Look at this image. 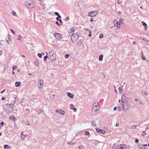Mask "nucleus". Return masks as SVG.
<instances>
[{"label":"nucleus","instance_id":"nucleus-1","mask_svg":"<svg viewBox=\"0 0 149 149\" xmlns=\"http://www.w3.org/2000/svg\"><path fill=\"white\" fill-rule=\"evenodd\" d=\"M25 5L29 8H32L34 6V4L33 2L31 0L26 1L24 3Z\"/></svg>","mask_w":149,"mask_h":149},{"label":"nucleus","instance_id":"nucleus-2","mask_svg":"<svg viewBox=\"0 0 149 149\" xmlns=\"http://www.w3.org/2000/svg\"><path fill=\"white\" fill-rule=\"evenodd\" d=\"M49 54L48 58L50 59L52 61H54L56 58V54L54 53V51H50Z\"/></svg>","mask_w":149,"mask_h":149},{"label":"nucleus","instance_id":"nucleus-3","mask_svg":"<svg viewBox=\"0 0 149 149\" xmlns=\"http://www.w3.org/2000/svg\"><path fill=\"white\" fill-rule=\"evenodd\" d=\"M78 38V36L76 33H74L71 36V41L73 43H75L77 42Z\"/></svg>","mask_w":149,"mask_h":149},{"label":"nucleus","instance_id":"nucleus-4","mask_svg":"<svg viewBox=\"0 0 149 149\" xmlns=\"http://www.w3.org/2000/svg\"><path fill=\"white\" fill-rule=\"evenodd\" d=\"M100 109V107L97 103L96 104V103H94L93 104V106L92 108V111L94 112L97 111H99Z\"/></svg>","mask_w":149,"mask_h":149},{"label":"nucleus","instance_id":"nucleus-5","mask_svg":"<svg viewBox=\"0 0 149 149\" xmlns=\"http://www.w3.org/2000/svg\"><path fill=\"white\" fill-rule=\"evenodd\" d=\"M98 13L97 11H93L92 12H89L88 13V15L91 17H93L95 16Z\"/></svg>","mask_w":149,"mask_h":149},{"label":"nucleus","instance_id":"nucleus-6","mask_svg":"<svg viewBox=\"0 0 149 149\" xmlns=\"http://www.w3.org/2000/svg\"><path fill=\"white\" fill-rule=\"evenodd\" d=\"M54 36L58 40L61 39V34L58 33H54Z\"/></svg>","mask_w":149,"mask_h":149},{"label":"nucleus","instance_id":"nucleus-7","mask_svg":"<svg viewBox=\"0 0 149 149\" xmlns=\"http://www.w3.org/2000/svg\"><path fill=\"white\" fill-rule=\"evenodd\" d=\"M43 81L42 79H41L38 81V86L39 88H41L43 86Z\"/></svg>","mask_w":149,"mask_h":149},{"label":"nucleus","instance_id":"nucleus-8","mask_svg":"<svg viewBox=\"0 0 149 149\" xmlns=\"http://www.w3.org/2000/svg\"><path fill=\"white\" fill-rule=\"evenodd\" d=\"M16 101L15 100H14L12 101L11 103L9 104H6V106L7 107L10 106L11 108H13L15 103Z\"/></svg>","mask_w":149,"mask_h":149},{"label":"nucleus","instance_id":"nucleus-9","mask_svg":"<svg viewBox=\"0 0 149 149\" xmlns=\"http://www.w3.org/2000/svg\"><path fill=\"white\" fill-rule=\"evenodd\" d=\"M127 146L125 145L121 144L116 149H127Z\"/></svg>","mask_w":149,"mask_h":149},{"label":"nucleus","instance_id":"nucleus-10","mask_svg":"<svg viewBox=\"0 0 149 149\" xmlns=\"http://www.w3.org/2000/svg\"><path fill=\"white\" fill-rule=\"evenodd\" d=\"M56 112L62 115H63L65 113V111L62 109L56 110Z\"/></svg>","mask_w":149,"mask_h":149},{"label":"nucleus","instance_id":"nucleus-11","mask_svg":"<svg viewBox=\"0 0 149 149\" xmlns=\"http://www.w3.org/2000/svg\"><path fill=\"white\" fill-rule=\"evenodd\" d=\"M96 130L98 132L101 133L103 134H104L105 133V131L104 130L100 129L97 127L96 128Z\"/></svg>","mask_w":149,"mask_h":149},{"label":"nucleus","instance_id":"nucleus-12","mask_svg":"<svg viewBox=\"0 0 149 149\" xmlns=\"http://www.w3.org/2000/svg\"><path fill=\"white\" fill-rule=\"evenodd\" d=\"M114 22L116 25V26L118 27V28L120 27V23L118 22L117 21H115Z\"/></svg>","mask_w":149,"mask_h":149},{"label":"nucleus","instance_id":"nucleus-13","mask_svg":"<svg viewBox=\"0 0 149 149\" xmlns=\"http://www.w3.org/2000/svg\"><path fill=\"white\" fill-rule=\"evenodd\" d=\"M77 45L79 47H81L82 45V42L81 40H79L77 43Z\"/></svg>","mask_w":149,"mask_h":149},{"label":"nucleus","instance_id":"nucleus-14","mask_svg":"<svg viewBox=\"0 0 149 149\" xmlns=\"http://www.w3.org/2000/svg\"><path fill=\"white\" fill-rule=\"evenodd\" d=\"M69 32L70 33H72L74 34V28L73 27L71 28L70 29V30Z\"/></svg>","mask_w":149,"mask_h":149},{"label":"nucleus","instance_id":"nucleus-15","mask_svg":"<svg viewBox=\"0 0 149 149\" xmlns=\"http://www.w3.org/2000/svg\"><path fill=\"white\" fill-rule=\"evenodd\" d=\"M67 95L68 96H69L70 98H73L74 97V95L72 93H70L68 92L67 93Z\"/></svg>","mask_w":149,"mask_h":149},{"label":"nucleus","instance_id":"nucleus-16","mask_svg":"<svg viewBox=\"0 0 149 149\" xmlns=\"http://www.w3.org/2000/svg\"><path fill=\"white\" fill-rule=\"evenodd\" d=\"M21 83L19 82H17L15 83V86L16 87H17L21 85Z\"/></svg>","mask_w":149,"mask_h":149},{"label":"nucleus","instance_id":"nucleus-17","mask_svg":"<svg viewBox=\"0 0 149 149\" xmlns=\"http://www.w3.org/2000/svg\"><path fill=\"white\" fill-rule=\"evenodd\" d=\"M103 55H100L99 57V60L100 61H101L103 60Z\"/></svg>","mask_w":149,"mask_h":149},{"label":"nucleus","instance_id":"nucleus-18","mask_svg":"<svg viewBox=\"0 0 149 149\" xmlns=\"http://www.w3.org/2000/svg\"><path fill=\"white\" fill-rule=\"evenodd\" d=\"M46 53L47 54V55L45 56L44 57V61H45L49 57L48 55V53L47 52H46Z\"/></svg>","mask_w":149,"mask_h":149},{"label":"nucleus","instance_id":"nucleus-19","mask_svg":"<svg viewBox=\"0 0 149 149\" xmlns=\"http://www.w3.org/2000/svg\"><path fill=\"white\" fill-rule=\"evenodd\" d=\"M18 37V38L17 39V40H21L22 38V37L21 36V35L20 34H18L17 36Z\"/></svg>","mask_w":149,"mask_h":149},{"label":"nucleus","instance_id":"nucleus-20","mask_svg":"<svg viewBox=\"0 0 149 149\" xmlns=\"http://www.w3.org/2000/svg\"><path fill=\"white\" fill-rule=\"evenodd\" d=\"M142 23L143 25L145 27V29H146L147 28H146V27L147 26V24L144 22H142Z\"/></svg>","mask_w":149,"mask_h":149},{"label":"nucleus","instance_id":"nucleus-21","mask_svg":"<svg viewBox=\"0 0 149 149\" xmlns=\"http://www.w3.org/2000/svg\"><path fill=\"white\" fill-rule=\"evenodd\" d=\"M4 147L5 149H9L10 148V147L7 145H4Z\"/></svg>","mask_w":149,"mask_h":149},{"label":"nucleus","instance_id":"nucleus-22","mask_svg":"<svg viewBox=\"0 0 149 149\" xmlns=\"http://www.w3.org/2000/svg\"><path fill=\"white\" fill-rule=\"evenodd\" d=\"M91 125L95 127L96 126V123L94 121H93L91 122Z\"/></svg>","mask_w":149,"mask_h":149},{"label":"nucleus","instance_id":"nucleus-23","mask_svg":"<svg viewBox=\"0 0 149 149\" xmlns=\"http://www.w3.org/2000/svg\"><path fill=\"white\" fill-rule=\"evenodd\" d=\"M9 118L12 120H14L15 118V117L13 116H12L10 117Z\"/></svg>","mask_w":149,"mask_h":149},{"label":"nucleus","instance_id":"nucleus-24","mask_svg":"<svg viewBox=\"0 0 149 149\" xmlns=\"http://www.w3.org/2000/svg\"><path fill=\"white\" fill-rule=\"evenodd\" d=\"M23 132H21V137L22 139H23L25 137L26 135H23Z\"/></svg>","mask_w":149,"mask_h":149},{"label":"nucleus","instance_id":"nucleus-25","mask_svg":"<svg viewBox=\"0 0 149 149\" xmlns=\"http://www.w3.org/2000/svg\"><path fill=\"white\" fill-rule=\"evenodd\" d=\"M123 22V19L122 18H120L119 19V22L120 24H122Z\"/></svg>","mask_w":149,"mask_h":149},{"label":"nucleus","instance_id":"nucleus-26","mask_svg":"<svg viewBox=\"0 0 149 149\" xmlns=\"http://www.w3.org/2000/svg\"><path fill=\"white\" fill-rule=\"evenodd\" d=\"M141 58H142V59L143 60H145L146 59V58L145 56L143 55V53H142V55L141 56Z\"/></svg>","mask_w":149,"mask_h":149},{"label":"nucleus","instance_id":"nucleus-27","mask_svg":"<svg viewBox=\"0 0 149 149\" xmlns=\"http://www.w3.org/2000/svg\"><path fill=\"white\" fill-rule=\"evenodd\" d=\"M37 112L39 113V114H41L42 113V111L41 110H38L37 111Z\"/></svg>","mask_w":149,"mask_h":149},{"label":"nucleus","instance_id":"nucleus-28","mask_svg":"<svg viewBox=\"0 0 149 149\" xmlns=\"http://www.w3.org/2000/svg\"><path fill=\"white\" fill-rule=\"evenodd\" d=\"M70 109L73 110L74 112H76L77 111V109L76 108H72L70 107Z\"/></svg>","mask_w":149,"mask_h":149},{"label":"nucleus","instance_id":"nucleus-29","mask_svg":"<svg viewBox=\"0 0 149 149\" xmlns=\"http://www.w3.org/2000/svg\"><path fill=\"white\" fill-rule=\"evenodd\" d=\"M117 3L118 4H120L122 3V1L121 0H118Z\"/></svg>","mask_w":149,"mask_h":149},{"label":"nucleus","instance_id":"nucleus-30","mask_svg":"<svg viewBox=\"0 0 149 149\" xmlns=\"http://www.w3.org/2000/svg\"><path fill=\"white\" fill-rule=\"evenodd\" d=\"M137 126L136 125H132L131 126V128L132 129H135L137 127Z\"/></svg>","mask_w":149,"mask_h":149},{"label":"nucleus","instance_id":"nucleus-31","mask_svg":"<svg viewBox=\"0 0 149 149\" xmlns=\"http://www.w3.org/2000/svg\"><path fill=\"white\" fill-rule=\"evenodd\" d=\"M70 56V55L69 54H66L65 55V58H68Z\"/></svg>","mask_w":149,"mask_h":149},{"label":"nucleus","instance_id":"nucleus-32","mask_svg":"<svg viewBox=\"0 0 149 149\" xmlns=\"http://www.w3.org/2000/svg\"><path fill=\"white\" fill-rule=\"evenodd\" d=\"M38 55L40 58H41L42 57V54L38 53Z\"/></svg>","mask_w":149,"mask_h":149},{"label":"nucleus","instance_id":"nucleus-33","mask_svg":"<svg viewBox=\"0 0 149 149\" xmlns=\"http://www.w3.org/2000/svg\"><path fill=\"white\" fill-rule=\"evenodd\" d=\"M79 149H84V147L82 146H79Z\"/></svg>","mask_w":149,"mask_h":149},{"label":"nucleus","instance_id":"nucleus-34","mask_svg":"<svg viewBox=\"0 0 149 149\" xmlns=\"http://www.w3.org/2000/svg\"><path fill=\"white\" fill-rule=\"evenodd\" d=\"M69 19V17H67L64 20L65 21H67Z\"/></svg>","mask_w":149,"mask_h":149},{"label":"nucleus","instance_id":"nucleus-35","mask_svg":"<svg viewBox=\"0 0 149 149\" xmlns=\"http://www.w3.org/2000/svg\"><path fill=\"white\" fill-rule=\"evenodd\" d=\"M89 133L88 132H86L85 133V135L86 136H88L89 135Z\"/></svg>","mask_w":149,"mask_h":149},{"label":"nucleus","instance_id":"nucleus-36","mask_svg":"<svg viewBox=\"0 0 149 149\" xmlns=\"http://www.w3.org/2000/svg\"><path fill=\"white\" fill-rule=\"evenodd\" d=\"M25 124L27 125H29V124L28 120H27L25 122Z\"/></svg>","mask_w":149,"mask_h":149},{"label":"nucleus","instance_id":"nucleus-37","mask_svg":"<svg viewBox=\"0 0 149 149\" xmlns=\"http://www.w3.org/2000/svg\"><path fill=\"white\" fill-rule=\"evenodd\" d=\"M103 36V34L102 33H101L100 34V36H99V38H102Z\"/></svg>","mask_w":149,"mask_h":149},{"label":"nucleus","instance_id":"nucleus-38","mask_svg":"<svg viewBox=\"0 0 149 149\" xmlns=\"http://www.w3.org/2000/svg\"><path fill=\"white\" fill-rule=\"evenodd\" d=\"M142 135L143 136H144L146 135V133L145 131H143L142 132Z\"/></svg>","mask_w":149,"mask_h":149},{"label":"nucleus","instance_id":"nucleus-39","mask_svg":"<svg viewBox=\"0 0 149 149\" xmlns=\"http://www.w3.org/2000/svg\"><path fill=\"white\" fill-rule=\"evenodd\" d=\"M118 110L119 111H121L122 110V109L120 107H118Z\"/></svg>","mask_w":149,"mask_h":149},{"label":"nucleus","instance_id":"nucleus-40","mask_svg":"<svg viewBox=\"0 0 149 149\" xmlns=\"http://www.w3.org/2000/svg\"><path fill=\"white\" fill-rule=\"evenodd\" d=\"M55 24L57 25L58 26H60V24L58 23V22L57 21L56 22H55Z\"/></svg>","mask_w":149,"mask_h":149},{"label":"nucleus","instance_id":"nucleus-41","mask_svg":"<svg viewBox=\"0 0 149 149\" xmlns=\"http://www.w3.org/2000/svg\"><path fill=\"white\" fill-rule=\"evenodd\" d=\"M139 147L140 149L142 148V144H140L139 145Z\"/></svg>","mask_w":149,"mask_h":149},{"label":"nucleus","instance_id":"nucleus-42","mask_svg":"<svg viewBox=\"0 0 149 149\" xmlns=\"http://www.w3.org/2000/svg\"><path fill=\"white\" fill-rule=\"evenodd\" d=\"M10 31H11L12 32V33L14 34H15V32L13 30H12V29H10Z\"/></svg>","mask_w":149,"mask_h":149},{"label":"nucleus","instance_id":"nucleus-43","mask_svg":"<svg viewBox=\"0 0 149 149\" xmlns=\"http://www.w3.org/2000/svg\"><path fill=\"white\" fill-rule=\"evenodd\" d=\"M11 13L13 15H15V14H16L15 13L14 11H13V12H12Z\"/></svg>","mask_w":149,"mask_h":149},{"label":"nucleus","instance_id":"nucleus-44","mask_svg":"<svg viewBox=\"0 0 149 149\" xmlns=\"http://www.w3.org/2000/svg\"><path fill=\"white\" fill-rule=\"evenodd\" d=\"M54 14L56 15L57 16L59 15V14L57 12H55Z\"/></svg>","mask_w":149,"mask_h":149},{"label":"nucleus","instance_id":"nucleus-45","mask_svg":"<svg viewBox=\"0 0 149 149\" xmlns=\"http://www.w3.org/2000/svg\"><path fill=\"white\" fill-rule=\"evenodd\" d=\"M139 140L138 139H136L135 140V142L136 143H138L139 142Z\"/></svg>","mask_w":149,"mask_h":149},{"label":"nucleus","instance_id":"nucleus-46","mask_svg":"<svg viewBox=\"0 0 149 149\" xmlns=\"http://www.w3.org/2000/svg\"><path fill=\"white\" fill-rule=\"evenodd\" d=\"M126 97V96L125 95H123L122 96V99H124L125 98V97Z\"/></svg>","mask_w":149,"mask_h":149},{"label":"nucleus","instance_id":"nucleus-47","mask_svg":"<svg viewBox=\"0 0 149 149\" xmlns=\"http://www.w3.org/2000/svg\"><path fill=\"white\" fill-rule=\"evenodd\" d=\"M58 21H59L60 23L61 24L62 23V21L61 19H59Z\"/></svg>","mask_w":149,"mask_h":149},{"label":"nucleus","instance_id":"nucleus-48","mask_svg":"<svg viewBox=\"0 0 149 149\" xmlns=\"http://www.w3.org/2000/svg\"><path fill=\"white\" fill-rule=\"evenodd\" d=\"M117 107H115L114 108L113 110L114 111H115L117 110Z\"/></svg>","mask_w":149,"mask_h":149},{"label":"nucleus","instance_id":"nucleus-49","mask_svg":"<svg viewBox=\"0 0 149 149\" xmlns=\"http://www.w3.org/2000/svg\"><path fill=\"white\" fill-rule=\"evenodd\" d=\"M90 21L91 22H93L94 21L93 18H91V19H90Z\"/></svg>","mask_w":149,"mask_h":149},{"label":"nucleus","instance_id":"nucleus-50","mask_svg":"<svg viewBox=\"0 0 149 149\" xmlns=\"http://www.w3.org/2000/svg\"><path fill=\"white\" fill-rule=\"evenodd\" d=\"M70 107H72H72H74V105H73V104H70Z\"/></svg>","mask_w":149,"mask_h":149},{"label":"nucleus","instance_id":"nucleus-51","mask_svg":"<svg viewBox=\"0 0 149 149\" xmlns=\"http://www.w3.org/2000/svg\"><path fill=\"white\" fill-rule=\"evenodd\" d=\"M4 124V123L3 122H1V123L0 125H1V126H2V125H3Z\"/></svg>","mask_w":149,"mask_h":149},{"label":"nucleus","instance_id":"nucleus-52","mask_svg":"<svg viewBox=\"0 0 149 149\" xmlns=\"http://www.w3.org/2000/svg\"><path fill=\"white\" fill-rule=\"evenodd\" d=\"M17 66H16V67H13V70H15L16 68H17Z\"/></svg>","mask_w":149,"mask_h":149},{"label":"nucleus","instance_id":"nucleus-53","mask_svg":"<svg viewBox=\"0 0 149 149\" xmlns=\"http://www.w3.org/2000/svg\"><path fill=\"white\" fill-rule=\"evenodd\" d=\"M6 99V97H2L1 99V100H4Z\"/></svg>","mask_w":149,"mask_h":149},{"label":"nucleus","instance_id":"nucleus-54","mask_svg":"<svg viewBox=\"0 0 149 149\" xmlns=\"http://www.w3.org/2000/svg\"><path fill=\"white\" fill-rule=\"evenodd\" d=\"M118 90H119V91H122V89L120 88H118Z\"/></svg>","mask_w":149,"mask_h":149},{"label":"nucleus","instance_id":"nucleus-55","mask_svg":"<svg viewBox=\"0 0 149 149\" xmlns=\"http://www.w3.org/2000/svg\"><path fill=\"white\" fill-rule=\"evenodd\" d=\"M6 91L5 90H3V91H1L0 93H3V92H4V91Z\"/></svg>","mask_w":149,"mask_h":149},{"label":"nucleus","instance_id":"nucleus-56","mask_svg":"<svg viewBox=\"0 0 149 149\" xmlns=\"http://www.w3.org/2000/svg\"><path fill=\"white\" fill-rule=\"evenodd\" d=\"M58 18L59 19V18H61V16L59 14L58 16Z\"/></svg>","mask_w":149,"mask_h":149},{"label":"nucleus","instance_id":"nucleus-57","mask_svg":"<svg viewBox=\"0 0 149 149\" xmlns=\"http://www.w3.org/2000/svg\"><path fill=\"white\" fill-rule=\"evenodd\" d=\"M56 20H57V22H58V21H59V18H58V17H56Z\"/></svg>","mask_w":149,"mask_h":149},{"label":"nucleus","instance_id":"nucleus-58","mask_svg":"<svg viewBox=\"0 0 149 149\" xmlns=\"http://www.w3.org/2000/svg\"><path fill=\"white\" fill-rule=\"evenodd\" d=\"M147 146H148V145H147L146 144H144L143 145V147H146Z\"/></svg>","mask_w":149,"mask_h":149},{"label":"nucleus","instance_id":"nucleus-59","mask_svg":"<svg viewBox=\"0 0 149 149\" xmlns=\"http://www.w3.org/2000/svg\"><path fill=\"white\" fill-rule=\"evenodd\" d=\"M42 7H43V9L44 10L45 8V7L44 5H42Z\"/></svg>","mask_w":149,"mask_h":149},{"label":"nucleus","instance_id":"nucleus-60","mask_svg":"<svg viewBox=\"0 0 149 149\" xmlns=\"http://www.w3.org/2000/svg\"><path fill=\"white\" fill-rule=\"evenodd\" d=\"M122 108H123V110H124V105L123 104H122Z\"/></svg>","mask_w":149,"mask_h":149},{"label":"nucleus","instance_id":"nucleus-61","mask_svg":"<svg viewBox=\"0 0 149 149\" xmlns=\"http://www.w3.org/2000/svg\"><path fill=\"white\" fill-rule=\"evenodd\" d=\"M144 94H145L146 95H148V93H147V92H145V93H144Z\"/></svg>","mask_w":149,"mask_h":149},{"label":"nucleus","instance_id":"nucleus-62","mask_svg":"<svg viewBox=\"0 0 149 149\" xmlns=\"http://www.w3.org/2000/svg\"><path fill=\"white\" fill-rule=\"evenodd\" d=\"M133 44L134 45H135L136 44V42L135 41H134L133 42Z\"/></svg>","mask_w":149,"mask_h":149},{"label":"nucleus","instance_id":"nucleus-63","mask_svg":"<svg viewBox=\"0 0 149 149\" xmlns=\"http://www.w3.org/2000/svg\"><path fill=\"white\" fill-rule=\"evenodd\" d=\"M119 124L118 123H117L116 124V126H119Z\"/></svg>","mask_w":149,"mask_h":149},{"label":"nucleus","instance_id":"nucleus-64","mask_svg":"<svg viewBox=\"0 0 149 149\" xmlns=\"http://www.w3.org/2000/svg\"><path fill=\"white\" fill-rule=\"evenodd\" d=\"M22 56L24 58L25 57V56L24 55H22Z\"/></svg>","mask_w":149,"mask_h":149}]
</instances>
